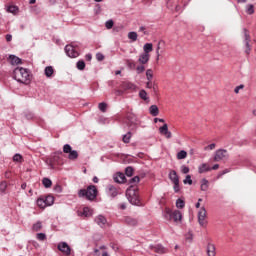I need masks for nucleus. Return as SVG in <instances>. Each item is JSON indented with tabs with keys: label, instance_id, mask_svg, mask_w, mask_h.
<instances>
[{
	"label": "nucleus",
	"instance_id": "e2e57ef3",
	"mask_svg": "<svg viewBox=\"0 0 256 256\" xmlns=\"http://www.w3.org/2000/svg\"><path fill=\"white\" fill-rule=\"evenodd\" d=\"M13 40V36L11 34L6 35V41L9 43Z\"/></svg>",
	"mask_w": 256,
	"mask_h": 256
},
{
	"label": "nucleus",
	"instance_id": "052dcab7",
	"mask_svg": "<svg viewBox=\"0 0 256 256\" xmlns=\"http://www.w3.org/2000/svg\"><path fill=\"white\" fill-rule=\"evenodd\" d=\"M146 85H147L148 89H154V91H155V85H153V83H151V81H148Z\"/></svg>",
	"mask_w": 256,
	"mask_h": 256
},
{
	"label": "nucleus",
	"instance_id": "ea45409f",
	"mask_svg": "<svg viewBox=\"0 0 256 256\" xmlns=\"http://www.w3.org/2000/svg\"><path fill=\"white\" fill-rule=\"evenodd\" d=\"M76 67L79 69V71H83V69H85V61L79 60L76 64Z\"/></svg>",
	"mask_w": 256,
	"mask_h": 256
},
{
	"label": "nucleus",
	"instance_id": "5fc2aeb1",
	"mask_svg": "<svg viewBox=\"0 0 256 256\" xmlns=\"http://www.w3.org/2000/svg\"><path fill=\"white\" fill-rule=\"evenodd\" d=\"M83 215H85V217H89V215H91V210L89 209V207H85L83 209Z\"/></svg>",
	"mask_w": 256,
	"mask_h": 256
},
{
	"label": "nucleus",
	"instance_id": "72a5a7b5",
	"mask_svg": "<svg viewBox=\"0 0 256 256\" xmlns=\"http://www.w3.org/2000/svg\"><path fill=\"white\" fill-rule=\"evenodd\" d=\"M168 131H169V126L167 124H163V126L159 128V133L161 135H165Z\"/></svg>",
	"mask_w": 256,
	"mask_h": 256
},
{
	"label": "nucleus",
	"instance_id": "37998d69",
	"mask_svg": "<svg viewBox=\"0 0 256 256\" xmlns=\"http://www.w3.org/2000/svg\"><path fill=\"white\" fill-rule=\"evenodd\" d=\"M184 185H193V180L191 179V175H187L183 180Z\"/></svg>",
	"mask_w": 256,
	"mask_h": 256
},
{
	"label": "nucleus",
	"instance_id": "6ab92c4d",
	"mask_svg": "<svg viewBox=\"0 0 256 256\" xmlns=\"http://www.w3.org/2000/svg\"><path fill=\"white\" fill-rule=\"evenodd\" d=\"M208 171H211V167L207 163H204L198 167V173L200 174L208 173Z\"/></svg>",
	"mask_w": 256,
	"mask_h": 256
},
{
	"label": "nucleus",
	"instance_id": "f3484780",
	"mask_svg": "<svg viewBox=\"0 0 256 256\" xmlns=\"http://www.w3.org/2000/svg\"><path fill=\"white\" fill-rule=\"evenodd\" d=\"M168 177H169L170 181H172V183L179 182V175H177V171H175V170H171Z\"/></svg>",
	"mask_w": 256,
	"mask_h": 256
},
{
	"label": "nucleus",
	"instance_id": "39448f33",
	"mask_svg": "<svg viewBox=\"0 0 256 256\" xmlns=\"http://www.w3.org/2000/svg\"><path fill=\"white\" fill-rule=\"evenodd\" d=\"M244 31V52L246 53V55H251V35L249 34V30H247L246 28L243 29Z\"/></svg>",
	"mask_w": 256,
	"mask_h": 256
},
{
	"label": "nucleus",
	"instance_id": "de8ad7c7",
	"mask_svg": "<svg viewBox=\"0 0 256 256\" xmlns=\"http://www.w3.org/2000/svg\"><path fill=\"white\" fill-rule=\"evenodd\" d=\"M173 189H174V193H179V191H181V187L179 186V181L178 182H174L173 183Z\"/></svg>",
	"mask_w": 256,
	"mask_h": 256
},
{
	"label": "nucleus",
	"instance_id": "c9c22d12",
	"mask_svg": "<svg viewBox=\"0 0 256 256\" xmlns=\"http://www.w3.org/2000/svg\"><path fill=\"white\" fill-rule=\"evenodd\" d=\"M135 170L133 169V167H131V166H128L126 169H125V175L127 176V177H133V172H134Z\"/></svg>",
	"mask_w": 256,
	"mask_h": 256
},
{
	"label": "nucleus",
	"instance_id": "6e6d98bb",
	"mask_svg": "<svg viewBox=\"0 0 256 256\" xmlns=\"http://www.w3.org/2000/svg\"><path fill=\"white\" fill-rule=\"evenodd\" d=\"M181 171H182V173H184V175H187V173H189V167L182 165Z\"/></svg>",
	"mask_w": 256,
	"mask_h": 256
},
{
	"label": "nucleus",
	"instance_id": "bb28decb",
	"mask_svg": "<svg viewBox=\"0 0 256 256\" xmlns=\"http://www.w3.org/2000/svg\"><path fill=\"white\" fill-rule=\"evenodd\" d=\"M125 221H126L127 225H130L132 227H135V225H137V219H134L131 217H126Z\"/></svg>",
	"mask_w": 256,
	"mask_h": 256
},
{
	"label": "nucleus",
	"instance_id": "9d476101",
	"mask_svg": "<svg viewBox=\"0 0 256 256\" xmlns=\"http://www.w3.org/2000/svg\"><path fill=\"white\" fill-rule=\"evenodd\" d=\"M106 193L109 195V197H112V199H115L117 195H119V189L111 184H109L106 188Z\"/></svg>",
	"mask_w": 256,
	"mask_h": 256
},
{
	"label": "nucleus",
	"instance_id": "0e129e2a",
	"mask_svg": "<svg viewBox=\"0 0 256 256\" xmlns=\"http://www.w3.org/2000/svg\"><path fill=\"white\" fill-rule=\"evenodd\" d=\"M164 135H165L166 139H171V137H173V134L171 133V131H168Z\"/></svg>",
	"mask_w": 256,
	"mask_h": 256
},
{
	"label": "nucleus",
	"instance_id": "a878e982",
	"mask_svg": "<svg viewBox=\"0 0 256 256\" xmlns=\"http://www.w3.org/2000/svg\"><path fill=\"white\" fill-rule=\"evenodd\" d=\"M173 217V211H171V209H166L164 212V219H166L167 221H171Z\"/></svg>",
	"mask_w": 256,
	"mask_h": 256
},
{
	"label": "nucleus",
	"instance_id": "473e14b6",
	"mask_svg": "<svg viewBox=\"0 0 256 256\" xmlns=\"http://www.w3.org/2000/svg\"><path fill=\"white\" fill-rule=\"evenodd\" d=\"M32 229L33 231H41V229H43V224L41 223V221H38L33 224Z\"/></svg>",
	"mask_w": 256,
	"mask_h": 256
},
{
	"label": "nucleus",
	"instance_id": "4468645a",
	"mask_svg": "<svg viewBox=\"0 0 256 256\" xmlns=\"http://www.w3.org/2000/svg\"><path fill=\"white\" fill-rule=\"evenodd\" d=\"M172 219L175 223H179L183 219V214H181V211L175 210L172 212Z\"/></svg>",
	"mask_w": 256,
	"mask_h": 256
},
{
	"label": "nucleus",
	"instance_id": "dca6fc26",
	"mask_svg": "<svg viewBox=\"0 0 256 256\" xmlns=\"http://www.w3.org/2000/svg\"><path fill=\"white\" fill-rule=\"evenodd\" d=\"M114 181H115V183H125V181H127V178L125 177V174L118 172L114 176Z\"/></svg>",
	"mask_w": 256,
	"mask_h": 256
},
{
	"label": "nucleus",
	"instance_id": "6e6552de",
	"mask_svg": "<svg viewBox=\"0 0 256 256\" xmlns=\"http://www.w3.org/2000/svg\"><path fill=\"white\" fill-rule=\"evenodd\" d=\"M65 53L68 57L75 59V57H79V52L75 49V46L69 44L65 46Z\"/></svg>",
	"mask_w": 256,
	"mask_h": 256
},
{
	"label": "nucleus",
	"instance_id": "49530a36",
	"mask_svg": "<svg viewBox=\"0 0 256 256\" xmlns=\"http://www.w3.org/2000/svg\"><path fill=\"white\" fill-rule=\"evenodd\" d=\"M36 239H38V241H45V239H47V235H45V233H38L36 235Z\"/></svg>",
	"mask_w": 256,
	"mask_h": 256
},
{
	"label": "nucleus",
	"instance_id": "f257e3e1",
	"mask_svg": "<svg viewBox=\"0 0 256 256\" xmlns=\"http://www.w3.org/2000/svg\"><path fill=\"white\" fill-rule=\"evenodd\" d=\"M13 78L18 83H24L25 85H28V83L31 81V72H29V69L17 67L13 71Z\"/></svg>",
	"mask_w": 256,
	"mask_h": 256
},
{
	"label": "nucleus",
	"instance_id": "4d7b16f0",
	"mask_svg": "<svg viewBox=\"0 0 256 256\" xmlns=\"http://www.w3.org/2000/svg\"><path fill=\"white\" fill-rule=\"evenodd\" d=\"M241 89H245V85L243 84H240L239 86H237L235 89H234V93H239V91H241Z\"/></svg>",
	"mask_w": 256,
	"mask_h": 256
},
{
	"label": "nucleus",
	"instance_id": "c03bdc74",
	"mask_svg": "<svg viewBox=\"0 0 256 256\" xmlns=\"http://www.w3.org/2000/svg\"><path fill=\"white\" fill-rule=\"evenodd\" d=\"M139 97H140V99H143V101H147V91H145V90H140V92H139Z\"/></svg>",
	"mask_w": 256,
	"mask_h": 256
},
{
	"label": "nucleus",
	"instance_id": "a211bd4d",
	"mask_svg": "<svg viewBox=\"0 0 256 256\" xmlns=\"http://www.w3.org/2000/svg\"><path fill=\"white\" fill-rule=\"evenodd\" d=\"M150 247L155 251V253H159L160 255H163L164 253H166L165 247H163V245L161 244L150 246Z\"/></svg>",
	"mask_w": 256,
	"mask_h": 256
},
{
	"label": "nucleus",
	"instance_id": "79ce46f5",
	"mask_svg": "<svg viewBox=\"0 0 256 256\" xmlns=\"http://www.w3.org/2000/svg\"><path fill=\"white\" fill-rule=\"evenodd\" d=\"M128 39H130L133 42L137 41V32H129Z\"/></svg>",
	"mask_w": 256,
	"mask_h": 256
},
{
	"label": "nucleus",
	"instance_id": "f03ea898",
	"mask_svg": "<svg viewBox=\"0 0 256 256\" xmlns=\"http://www.w3.org/2000/svg\"><path fill=\"white\" fill-rule=\"evenodd\" d=\"M97 187L90 185L87 189H81L78 191V197H85L88 201H95L97 199Z\"/></svg>",
	"mask_w": 256,
	"mask_h": 256
},
{
	"label": "nucleus",
	"instance_id": "a19ab883",
	"mask_svg": "<svg viewBox=\"0 0 256 256\" xmlns=\"http://www.w3.org/2000/svg\"><path fill=\"white\" fill-rule=\"evenodd\" d=\"M98 109L102 111V113H105L107 111V103L101 102L98 104Z\"/></svg>",
	"mask_w": 256,
	"mask_h": 256
},
{
	"label": "nucleus",
	"instance_id": "20e7f679",
	"mask_svg": "<svg viewBox=\"0 0 256 256\" xmlns=\"http://www.w3.org/2000/svg\"><path fill=\"white\" fill-rule=\"evenodd\" d=\"M63 153L68 154V159L70 161H75V159L79 158V152H77V150H73V148L69 144H65L63 146Z\"/></svg>",
	"mask_w": 256,
	"mask_h": 256
},
{
	"label": "nucleus",
	"instance_id": "cd10ccee",
	"mask_svg": "<svg viewBox=\"0 0 256 256\" xmlns=\"http://www.w3.org/2000/svg\"><path fill=\"white\" fill-rule=\"evenodd\" d=\"M42 184L44 185V187L46 189H49L51 187V185H53V182L49 178H43L42 179Z\"/></svg>",
	"mask_w": 256,
	"mask_h": 256
},
{
	"label": "nucleus",
	"instance_id": "bf43d9fd",
	"mask_svg": "<svg viewBox=\"0 0 256 256\" xmlns=\"http://www.w3.org/2000/svg\"><path fill=\"white\" fill-rule=\"evenodd\" d=\"M54 191H56V193H61V191H63V188L61 187V185L57 184L54 187Z\"/></svg>",
	"mask_w": 256,
	"mask_h": 256
},
{
	"label": "nucleus",
	"instance_id": "603ef678",
	"mask_svg": "<svg viewBox=\"0 0 256 256\" xmlns=\"http://www.w3.org/2000/svg\"><path fill=\"white\" fill-rule=\"evenodd\" d=\"M215 147H216V145H215V143H212V144H210V145H208V146H205L204 147V151H213V149H215Z\"/></svg>",
	"mask_w": 256,
	"mask_h": 256
},
{
	"label": "nucleus",
	"instance_id": "864d4df0",
	"mask_svg": "<svg viewBox=\"0 0 256 256\" xmlns=\"http://www.w3.org/2000/svg\"><path fill=\"white\" fill-rule=\"evenodd\" d=\"M96 59H97V61H103L105 59V55H103V53H101V52H98L96 54Z\"/></svg>",
	"mask_w": 256,
	"mask_h": 256
},
{
	"label": "nucleus",
	"instance_id": "423d86ee",
	"mask_svg": "<svg viewBox=\"0 0 256 256\" xmlns=\"http://www.w3.org/2000/svg\"><path fill=\"white\" fill-rule=\"evenodd\" d=\"M229 159V152L225 149L216 150L214 155V161H227Z\"/></svg>",
	"mask_w": 256,
	"mask_h": 256
},
{
	"label": "nucleus",
	"instance_id": "09e8293b",
	"mask_svg": "<svg viewBox=\"0 0 256 256\" xmlns=\"http://www.w3.org/2000/svg\"><path fill=\"white\" fill-rule=\"evenodd\" d=\"M160 49H161V42L158 43L156 48V61H159V57H161V54L159 53Z\"/></svg>",
	"mask_w": 256,
	"mask_h": 256
},
{
	"label": "nucleus",
	"instance_id": "9b49d317",
	"mask_svg": "<svg viewBox=\"0 0 256 256\" xmlns=\"http://www.w3.org/2000/svg\"><path fill=\"white\" fill-rule=\"evenodd\" d=\"M149 59H151V55L145 54L143 52L142 54L139 55L138 63H140V65H147V63H149Z\"/></svg>",
	"mask_w": 256,
	"mask_h": 256
},
{
	"label": "nucleus",
	"instance_id": "69168bd1",
	"mask_svg": "<svg viewBox=\"0 0 256 256\" xmlns=\"http://www.w3.org/2000/svg\"><path fill=\"white\" fill-rule=\"evenodd\" d=\"M219 169V164H215L212 168L211 171H217Z\"/></svg>",
	"mask_w": 256,
	"mask_h": 256
},
{
	"label": "nucleus",
	"instance_id": "1a4fd4ad",
	"mask_svg": "<svg viewBox=\"0 0 256 256\" xmlns=\"http://www.w3.org/2000/svg\"><path fill=\"white\" fill-rule=\"evenodd\" d=\"M57 249L66 256L71 255V247L69 244H67V242H60L57 246Z\"/></svg>",
	"mask_w": 256,
	"mask_h": 256
},
{
	"label": "nucleus",
	"instance_id": "f8f14e48",
	"mask_svg": "<svg viewBox=\"0 0 256 256\" xmlns=\"http://www.w3.org/2000/svg\"><path fill=\"white\" fill-rule=\"evenodd\" d=\"M121 88L124 91H135V89H137V86H135V84L131 83V82H122L121 84Z\"/></svg>",
	"mask_w": 256,
	"mask_h": 256
},
{
	"label": "nucleus",
	"instance_id": "7c9ffc66",
	"mask_svg": "<svg viewBox=\"0 0 256 256\" xmlns=\"http://www.w3.org/2000/svg\"><path fill=\"white\" fill-rule=\"evenodd\" d=\"M8 13H13V15H16V13H19V7L11 5L7 8Z\"/></svg>",
	"mask_w": 256,
	"mask_h": 256
},
{
	"label": "nucleus",
	"instance_id": "aec40b11",
	"mask_svg": "<svg viewBox=\"0 0 256 256\" xmlns=\"http://www.w3.org/2000/svg\"><path fill=\"white\" fill-rule=\"evenodd\" d=\"M9 59L11 65H21V63H23L21 58L17 57L16 55H10Z\"/></svg>",
	"mask_w": 256,
	"mask_h": 256
},
{
	"label": "nucleus",
	"instance_id": "0eeeda50",
	"mask_svg": "<svg viewBox=\"0 0 256 256\" xmlns=\"http://www.w3.org/2000/svg\"><path fill=\"white\" fill-rule=\"evenodd\" d=\"M207 210L205 207H202L198 211V223L200 227H207Z\"/></svg>",
	"mask_w": 256,
	"mask_h": 256
},
{
	"label": "nucleus",
	"instance_id": "a18cd8bd",
	"mask_svg": "<svg viewBox=\"0 0 256 256\" xmlns=\"http://www.w3.org/2000/svg\"><path fill=\"white\" fill-rule=\"evenodd\" d=\"M146 78L148 81H151L153 79V70L152 69L146 70Z\"/></svg>",
	"mask_w": 256,
	"mask_h": 256
},
{
	"label": "nucleus",
	"instance_id": "8fccbe9b",
	"mask_svg": "<svg viewBox=\"0 0 256 256\" xmlns=\"http://www.w3.org/2000/svg\"><path fill=\"white\" fill-rule=\"evenodd\" d=\"M114 22L113 20H107L105 23L106 29H113Z\"/></svg>",
	"mask_w": 256,
	"mask_h": 256
},
{
	"label": "nucleus",
	"instance_id": "c756f323",
	"mask_svg": "<svg viewBox=\"0 0 256 256\" xmlns=\"http://www.w3.org/2000/svg\"><path fill=\"white\" fill-rule=\"evenodd\" d=\"M246 13L248 15H253V13H255V6H253V4H247L246 5Z\"/></svg>",
	"mask_w": 256,
	"mask_h": 256
},
{
	"label": "nucleus",
	"instance_id": "2f4dec72",
	"mask_svg": "<svg viewBox=\"0 0 256 256\" xmlns=\"http://www.w3.org/2000/svg\"><path fill=\"white\" fill-rule=\"evenodd\" d=\"M126 65L128 67V69H130L131 71H133V69H136L137 65L135 64V62L133 60H126Z\"/></svg>",
	"mask_w": 256,
	"mask_h": 256
},
{
	"label": "nucleus",
	"instance_id": "3c124183",
	"mask_svg": "<svg viewBox=\"0 0 256 256\" xmlns=\"http://www.w3.org/2000/svg\"><path fill=\"white\" fill-rule=\"evenodd\" d=\"M23 160V156H21V154H15L14 156H13V161H15V162H17V163H19L20 161H22Z\"/></svg>",
	"mask_w": 256,
	"mask_h": 256
},
{
	"label": "nucleus",
	"instance_id": "338daca9",
	"mask_svg": "<svg viewBox=\"0 0 256 256\" xmlns=\"http://www.w3.org/2000/svg\"><path fill=\"white\" fill-rule=\"evenodd\" d=\"M93 59V56L91 54L86 55V61H91Z\"/></svg>",
	"mask_w": 256,
	"mask_h": 256
},
{
	"label": "nucleus",
	"instance_id": "e433bc0d",
	"mask_svg": "<svg viewBox=\"0 0 256 256\" xmlns=\"http://www.w3.org/2000/svg\"><path fill=\"white\" fill-rule=\"evenodd\" d=\"M177 159H187V151L181 150L177 153Z\"/></svg>",
	"mask_w": 256,
	"mask_h": 256
},
{
	"label": "nucleus",
	"instance_id": "412c9836",
	"mask_svg": "<svg viewBox=\"0 0 256 256\" xmlns=\"http://www.w3.org/2000/svg\"><path fill=\"white\" fill-rule=\"evenodd\" d=\"M149 113L152 117H157V115H159V107H157V105L150 106Z\"/></svg>",
	"mask_w": 256,
	"mask_h": 256
},
{
	"label": "nucleus",
	"instance_id": "774afa93",
	"mask_svg": "<svg viewBox=\"0 0 256 256\" xmlns=\"http://www.w3.org/2000/svg\"><path fill=\"white\" fill-rule=\"evenodd\" d=\"M94 255H95V256H99V249H95V250H94Z\"/></svg>",
	"mask_w": 256,
	"mask_h": 256
},
{
	"label": "nucleus",
	"instance_id": "f704fd0d",
	"mask_svg": "<svg viewBox=\"0 0 256 256\" xmlns=\"http://www.w3.org/2000/svg\"><path fill=\"white\" fill-rule=\"evenodd\" d=\"M136 73L137 75H141V73L145 72V64H140L138 66H136Z\"/></svg>",
	"mask_w": 256,
	"mask_h": 256
},
{
	"label": "nucleus",
	"instance_id": "7ed1b4c3",
	"mask_svg": "<svg viewBox=\"0 0 256 256\" xmlns=\"http://www.w3.org/2000/svg\"><path fill=\"white\" fill-rule=\"evenodd\" d=\"M126 197L132 205H139V203H141L139 196L137 195V190L133 186H130L126 190Z\"/></svg>",
	"mask_w": 256,
	"mask_h": 256
},
{
	"label": "nucleus",
	"instance_id": "5701e85b",
	"mask_svg": "<svg viewBox=\"0 0 256 256\" xmlns=\"http://www.w3.org/2000/svg\"><path fill=\"white\" fill-rule=\"evenodd\" d=\"M143 53H145L146 55H149L151 53V51H153V44L152 43H146L143 46Z\"/></svg>",
	"mask_w": 256,
	"mask_h": 256
},
{
	"label": "nucleus",
	"instance_id": "58836bf2",
	"mask_svg": "<svg viewBox=\"0 0 256 256\" xmlns=\"http://www.w3.org/2000/svg\"><path fill=\"white\" fill-rule=\"evenodd\" d=\"M176 207L178 209H183L185 207V201H183L181 198L176 200Z\"/></svg>",
	"mask_w": 256,
	"mask_h": 256
},
{
	"label": "nucleus",
	"instance_id": "393cba45",
	"mask_svg": "<svg viewBox=\"0 0 256 256\" xmlns=\"http://www.w3.org/2000/svg\"><path fill=\"white\" fill-rule=\"evenodd\" d=\"M44 73H45L46 77H52L53 73H55V70L53 69L52 66H47L44 70Z\"/></svg>",
	"mask_w": 256,
	"mask_h": 256
},
{
	"label": "nucleus",
	"instance_id": "2eb2a0df",
	"mask_svg": "<svg viewBox=\"0 0 256 256\" xmlns=\"http://www.w3.org/2000/svg\"><path fill=\"white\" fill-rule=\"evenodd\" d=\"M95 223H97V225H99V227H105V224L107 223V218H105V216H103V215H98L95 218Z\"/></svg>",
	"mask_w": 256,
	"mask_h": 256
},
{
	"label": "nucleus",
	"instance_id": "13d9d810",
	"mask_svg": "<svg viewBox=\"0 0 256 256\" xmlns=\"http://www.w3.org/2000/svg\"><path fill=\"white\" fill-rule=\"evenodd\" d=\"M139 181H140L139 176H135V177L131 178L129 182L130 183H139Z\"/></svg>",
	"mask_w": 256,
	"mask_h": 256
},
{
	"label": "nucleus",
	"instance_id": "680f3d73",
	"mask_svg": "<svg viewBox=\"0 0 256 256\" xmlns=\"http://www.w3.org/2000/svg\"><path fill=\"white\" fill-rule=\"evenodd\" d=\"M165 123V120L163 118H154V123Z\"/></svg>",
	"mask_w": 256,
	"mask_h": 256
},
{
	"label": "nucleus",
	"instance_id": "4c0bfd02",
	"mask_svg": "<svg viewBox=\"0 0 256 256\" xmlns=\"http://www.w3.org/2000/svg\"><path fill=\"white\" fill-rule=\"evenodd\" d=\"M132 134L131 132H127L122 138L123 143H129L131 141Z\"/></svg>",
	"mask_w": 256,
	"mask_h": 256
},
{
	"label": "nucleus",
	"instance_id": "4be33fe9",
	"mask_svg": "<svg viewBox=\"0 0 256 256\" xmlns=\"http://www.w3.org/2000/svg\"><path fill=\"white\" fill-rule=\"evenodd\" d=\"M201 191H207L209 189V180L203 178L200 185Z\"/></svg>",
	"mask_w": 256,
	"mask_h": 256
},
{
	"label": "nucleus",
	"instance_id": "b1692460",
	"mask_svg": "<svg viewBox=\"0 0 256 256\" xmlns=\"http://www.w3.org/2000/svg\"><path fill=\"white\" fill-rule=\"evenodd\" d=\"M44 201L46 203V207H51V205H53V203H55V198L51 195L46 196V198H44Z\"/></svg>",
	"mask_w": 256,
	"mask_h": 256
},
{
	"label": "nucleus",
	"instance_id": "c85d7f7f",
	"mask_svg": "<svg viewBox=\"0 0 256 256\" xmlns=\"http://www.w3.org/2000/svg\"><path fill=\"white\" fill-rule=\"evenodd\" d=\"M36 203L38 207H40V209H45V207H47V204L44 198H38Z\"/></svg>",
	"mask_w": 256,
	"mask_h": 256
},
{
	"label": "nucleus",
	"instance_id": "ddd939ff",
	"mask_svg": "<svg viewBox=\"0 0 256 256\" xmlns=\"http://www.w3.org/2000/svg\"><path fill=\"white\" fill-rule=\"evenodd\" d=\"M206 251H207L208 256H216L217 255V249L215 248V244L208 243Z\"/></svg>",
	"mask_w": 256,
	"mask_h": 256
}]
</instances>
